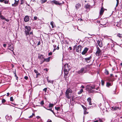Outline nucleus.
Here are the masks:
<instances>
[{"instance_id":"nucleus-1","label":"nucleus","mask_w":122,"mask_h":122,"mask_svg":"<svg viewBox=\"0 0 122 122\" xmlns=\"http://www.w3.org/2000/svg\"><path fill=\"white\" fill-rule=\"evenodd\" d=\"M86 90L89 93H92L94 91L95 87L94 84H88L86 86Z\"/></svg>"},{"instance_id":"nucleus-2","label":"nucleus","mask_w":122,"mask_h":122,"mask_svg":"<svg viewBox=\"0 0 122 122\" xmlns=\"http://www.w3.org/2000/svg\"><path fill=\"white\" fill-rule=\"evenodd\" d=\"M106 79L109 81L106 83V86L108 87L111 86L112 85V82L114 81V79L111 77H107L106 78Z\"/></svg>"},{"instance_id":"nucleus-3","label":"nucleus","mask_w":122,"mask_h":122,"mask_svg":"<svg viewBox=\"0 0 122 122\" xmlns=\"http://www.w3.org/2000/svg\"><path fill=\"white\" fill-rule=\"evenodd\" d=\"M72 91L69 88L65 92V95L66 97L68 99H70L71 97V94L72 93Z\"/></svg>"},{"instance_id":"nucleus-4","label":"nucleus","mask_w":122,"mask_h":122,"mask_svg":"<svg viewBox=\"0 0 122 122\" xmlns=\"http://www.w3.org/2000/svg\"><path fill=\"white\" fill-rule=\"evenodd\" d=\"M30 26H26L25 27L24 31L25 34L26 36H27L29 34V32L31 30Z\"/></svg>"},{"instance_id":"nucleus-5","label":"nucleus","mask_w":122,"mask_h":122,"mask_svg":"<svg viewBox=\"0 0 122 122\" xmlns=\"http://www.w3.org/2000/svg\"><path fill=\"white\" fill-rule=\"evenodd\" d=\"M86 67H82L78 71V73L79 75H82L86 72Z\"/></svg>"},{"instance_id":"nucleus-6","label":"nucleus","mask_w":122,"mask_h":122,"mask_svg":"<svg viewBox=\"0 0 122 122\" xmlns=\"http://www.w3.org/2000/svg\"><path fill=\"white\" fill-rule=\"evenodd\" d=\"M100 24L101 25H108V20L107 19L104 18L102 19L101 21Z\"/></svg>"},{"instance_id":"nucleus-7","label":"nucleus","mask_w":122,"mask_h":122,"mask_svg":"<svg viewBox=\"0 0 122 122\" xmlns=\"http://www.w3.org/2000/svg\"><path fill=\"white\" fill-rule=\"evenodd\" d=\"M63 68H64V71H69L70 69V66L67 63L64 65Z\"/></svg>"},{"instance_id":"nucleus-8","label":"nucleus","mask_w":122,"mask_h":122,"mask_svg":"<svg viewBox=\"0 0 122 122\" xmlns=\"http://www.w3.org/2000/svg\"><path fill=\"white\" fill-rule=\"evenodd\" d=\"M101 51L100 48L98 47L97 46V51L96 54L98 56H99L101 54Z\"/></svg>"},{"instance_id":"nucleus-9","label":"nucleus","mask_w":122,"mask_h":122,"mask_svg":"<svg viewBox=\"0 0 122 122\" xmlns=\"http://www.w3.org/2000/svg\"><path fill=\"white\" fill-rule=\"evenodd\" d=\"M92 58V56L88 57L86 58H84V61L85 62L87 63H89L91 61V59Z\"/></svg>"},{"instance_id":"nucleus-10","label":"nucleus","mask_w":122,"mask_h":122,"mask_svg":"<svg viewBox=\"0 0 122 122\" xmlns=\"http://www.w3.org/2000/svg\"><path fill=\"white\" fill-rule=\"evenodd\" d=\"M45 56L42 55H39L38 56V58L40 60H41V61H42L45 59Z\"/></svg>"},{"instance_id":"nucleus-11","label":"nucleus","mask_w":122,"mask_h":122,"mask_svg":"<svg viewBox=\"0 0 122 122\" xmlns=\"http://www.w3.org/2000/svg\"><path fill=\"white\" fill-rule=\"evenodd\" d=\"M50 57H49L48 58H45V59L44 60L41 61V63H40V64H41L43 63L44 61H46V62H48L50 61Z\"/></svg>"},{"instance_id":"nucleus-12","label":"nucleus","mask_w":122,"mask_h":122,"mask_svg":"<svg viewBox=\"0 0 122 122\" xmlns=\"http://www.w3.org/2000/svg\"><path fill=\"white\" fill-rule=\"evenodd\" d=\"M104 10H105V9H104L103 6H102L99 13V14L100 15H102L103 14Z\"/></svg>"},{"instance_id":"nucleus-13","label":"nucleus","mask_w":122,"mask_h":122,"mask_svg":"<svg viewBox=\"0 0 122 122\" xmlns=\"http://www.w3.org/2000/svg\"><path fill=\"white\" fill-rule=\"evenodd\" d=\"M112 110L113 111H115L117 110L118 109H120L121 108L117 107H112Z\"/></svg>"},{"instance_id":"nucleus-14","label":"nucleus","mask_w":122,"mask_h":122,"mask_svg":"<svg viewBox=\"0 0 122 122\" xmlns=\"http://www.w3.org/2000/svg\"><path fill=\"white\" fill-rule=\"evenodd\" d=\"M88 49L87 47L85 48L83 51L81 52V54L83 55L85 54L87 52Z\"/></svg>"},{"instance_id":"nucleus-15","label":"nucleus","mask_w":122,"mask_h":122,"mask_svg":"<svg viewBox=\"0 0 122 122\" xmlns=\"http://www.w3.org/2000/svg\"><path fill=\"white\" fill-rule=\"evenodd\" d=\"M82 46H81L79 45L76 47V51L79 52L81 51Z\"/></svg>"},{"instance_id":"nucleus-16","label":"nucleus","mask_w":122,"mask_h":122,"mask_svg":"<svg viewBox=\"0 0 122 122\" xmlns=\"http://www.w3.org/2000/svg\"><path fill=\"white\" fill-rule=\"evenodd\" d=\"M51 2H52L53 3H54L56 5H61V4L62 3H59L57 1L54 0L52 1H51Z\"/></svg>"},{"instance_id":"nucleus-17","label":"nucleus","mask_w":122,"mask_h":122,"mask_svg":"<svg viewBox=\"0 0 122 122\" xmlns=\"http://www.w3.org/2000/svg\"><path fill=\"white\" fill-rule=\"evenodd\" d=\"M29 16L28 15H26L24 18V21L25 22H27L29 20Z\"/></svg>"},{"instance_id":"nucleus-18","label":"nucleus","mask_w":122,"mask_h":122,"mask_svg":"<svg viewBox=\"0 0 122 122\" xmlns=\"http://www.w3.org/2000/svg\"><path fill=\"white\" fill-rule=\"evenodd\" d=\"M97 43L98 44L99 46L101 47L102 46V42L99 40H98L97 41Z\"/></svg>"},{"instance_id":"nucleus-19","label":"nucleus","mask_w":122,"mask_h":122,"mask_svg":"<svg viewBox=\"0 0 122 122\" xmlns=\"http://www.w3.org/2000/svg\"><path fill=\"white\" fill-rule=\"evenodd\" d=\"M8 49H9L13 52L14 49L13 46V45L10 46L8 45Z\"/></svg>"},{"instance_id":"nucleus-20","label":"nucleus","mask_w":122,"mask_h":122,"mask_svg":"<svg viewBox=\"0 0 122 122\" xmlns=\"http://www.w3.org/2000/svg\"><path fill=\"white\" fill-rule=\"evenodd\" d=\"M91 100H92L91 98L90 97H89L87 99V101L89 103V105H91L92 104L91 102Z\"/></svg>"},{"instance_id":"nucleus-21","label":"nucleus","mask_w":122,"mask_h":122,"mask_svg":"<svg viewBox=\"0 0 122 122\" xmlns=\"http://www.w3.org/2000/svg\"><path fill=\"white\" fill-rule=\"evenodd\" d=\"M19 0H18L16 2H15L14 4H12V6H17L18 5V1H19Z\"/></svg>"},{"instance_id":"nucleus-22","label":"nucleus","mask_w":122,"mask_h":122,"mask_svg":"<svg viewBox=\"0 0 122 122\" xmlns=\"http://www.w3.org/2000/svg\"><path fill=\"white\" fill-rule=\"evenodd\" d=\"M92 105H90V106H89V107H88V109H89L90 108H91V107L93 108V107H96V105L95 104L93 103H92Z\"/></svg>"},{"instance_id":"nucleus-23","label":"nucleus","mask_w":122,"mask_h":122,"mask_svg":"<svg viewBox=\"0 0 122 122\" xmlns=\"http://www.w3.org/2000/svg\"><path fill=\"white\" fill-rule=\"evenodd\" d=\"M81 6V4L79 3H78L76 5L75 7L76 8V9H78Z\"/></svg>"},{"instance_id":"nucleus-24","label":"nucleus","mask_w":122,"mask_h":122,"mask_svg":"<svg viewBox=\"0 0 122 122\" xmlns=\"http://www.w3.org/2000/svg\"><path fill=\"white\" fill-rule=\"evenodd\" d=\"M64 71V76H67V75H68L69 71Z\"/></svg>"},{"instance_id":"nucleus-25","label":"nucleus","mask_w":122,"mask_h":122,"mask_svg":"<svg viewBox=\"0 0 122 122\" xmlns=\"http://www.w3.org/2000/svg\"><path fill=\"white\" fill-rule=\"evenodd\" d=\"M44 107L46 109L48 110H50V111H51L53 113V114L54 115H55V113L53 111V110H52V109L51 108H50V109H48V108H46V107Z\"/></svg>"},{"instance_id":"nucleus-26","label":"nucleus","mask_w":122,"mask_h":122,"mask_svg":"<svg viewBox=\"0 0 122 122\" xmlns=\"http://www.w3.org/2000/svg\"><path fill=\"white\" fill-rule=\"evenodd\" d=\"M84 110V114H87L88 113V112H87L86 111L87 110V109L86 107L85 109H83Z\"/></svg>"},{"instance_id":"nucleus-27","label":"nucleus","mask_w":122,"mask_h":122,"mask_svg":"<svg viewBox=\"0 0 122 122\" xmlns=\"http://www.w3.org/2000/svg\"><path fill=\"white\" fill-rule=\"evenodd\" d=\"M90 5L87 4L85 6V7L86 9H89L90 8Z\"/></svg>"},{"instance_id":"nucleus-28","label":"nucleus","mask_w":122,"mask_h":122,"mask_svg":"<svg viewBox=\"0 0 122 122\" xmlns=\"http://www.w3.org/2000/svg\"><path fill=\"white\" fill-rule=\"evenodd\" d=\"M122 34H121L119 33H118V34L117 35L118 37H119L120 39H121V38L122 37Z\"/></svg>"},{"instance_id":"nucleus-29","label":"nucleus","mask_w":122,"mask_h":122,"mask_svg":"<svg viewBox=\"0 0 122 122\" xmlns=\"http://www.w3.org/2000/svg\"><path fill=\"white\" fill-rule=\"evenodd\" d=\"M104 73L105 74L107 75H108L109 74L108 71L106 69H105Z\"/></svg>"},{"instance_id":"nucleus-30","label":"nucleus","mask_w":122,"mask_h":122,"mask_svg":"<svg viewBox=\"0 0 122 122\" xmlns=\"http://www.w3.org/2000/svg\"><path fill=\"white\" fill-rule=\"evenodd\" d=\"M83 92V90L82 89H81L78 92V94H81L82 92Z\"/></svg>"},{"instance_id":"nucleus-31","label":"nucleus","mask_w":122,"mask_h":122,"mask_svg":"<svg viewBox=\"0 0 122 122\" xmlns=\"http://www.w3.org/2000/svg\"><path fill=\"white\" fill-rule=\"evenodd\" d=\"M59 45H58V46H57V47L56 48H54L53 51L52 52H54L56 50H58L59 49V48L58 46Z\"/></svg>"},{"instance_id":"nucleus-32","label":"nucleus","mask_w":122,"mask_h":122,"mask_svg":"<svg viewBox=\"0 0 122 122\" xmlns=\"http://www.w3.org/2000/svg\"><path fill=\"white\" fill-rule=\"evenodd\" d=\"M29 36L30 35V36L32 37H33V31H31L30 32H29Z\"/></svg>"},{"instance_id":"nucleus-33","label":"nucleus","mask_w":122,"mask_h":122,"mask_svg":"<svg viewBox=\"0 0 122 122\" xmlns=\"http://www.w3.org/2000/svg\"><path fill=\"white\" fill-rule=\"evenodd\" d=\"M53 106V104L49 103V107L50 108L52 107Z\"/></svg>"},{"instance_id":"nucleus-34","label":"nucleus","mask_w":122,"mask_h":122,"mask_svg":"<svg viewBox=\"0 0 122 122\" xmlns=\"http://www.w3.org/2000/svg\"><path fill=\"white\" fill-rule=\"evenodd\" d=\"M0 17L2 19H5V18L0 14Z\"/></svg>"},{"instance_id":"nucleus-35","label":"nucleus","mask_w":122,"mask_h":122,"mask_svg":"<svg viewBox=\"0 0 122 122\" xmlns=\"http://www.w3.org/2000/svg\"><path fill=\"white\" fill-rule=\"evenodd\" d=\"M51 24L52 26V28H53L54 27V22L53 21H52L51 22Z\"/></svg>"},{"instance_id":"nucleus-36","label":"nucleus","mask_w":122,"mask_h":122,"mask_svg":"<svg viewBox=\"0 0 122 122\" xmlns=\"http://www.w3.org/2000/svg\"><path fill=\"white\" fill-rule=\"evenodd\" d=\"M14 74H15V76L16 77V79L17 80H18V76H17L16 73V72H15L14 73Z\"/></svg>"},{"instance_id":"nucleus-37","label":"nucleus","mask_w":122,"mask_h":122,"mask_svg":"<svg viewBox=\"0 0 122 122\" xmlns=\"http://www.w3.org/2000/svg\"><path fill=\"white\" fill-rule=\"evenodd\" d=\"M40 104H41V106L43 105L44 104L43 100L40 103Z\"/></svg>"},{"instance_id":"nucleus-38","label":"nucleus","mask_w":122,"mask_h":122,"mask_svg":"<svg viewBox=\"0 0 122 122\" xmlns=\"http://www.w3.org/2000/svg\"><path fill=\"white\" fill-rule=\"evenodd\" d=\"M12 120V117L11 116H10V117L8 116V120L11 121Z\"/></svg>"},{"instance_id":"nucleus-39","label":"nucleus","mask_w":122,"mask_h":122,"mask_svg":"<svg viewBox=\"0 0 122 122\" xmlns=\"http://www.w3.org/2000/svg\"><path fill=\"white\" fill-rule=\"evenodd\" d=\"M55 108L58 111L60 109V108L59 107H55Z\"/></svg>"},{"instance_id":"nucleus-40","label":"nucleus","mask_w":122,"mask_h":122,"mask_svg":"<svg viewBox=\"0 0 122 122\" xmlns=\"http://www.w3.org/2000/svg\"><path fill=\"white\" fill-rule=\"evenodd\" d=\"M53 81H54L53 80H52V81L49 80V81H48V83H52V84H53Z\"/></svg>"},{"instance_id":"nucleus-41","label":"nucleus","mask_w":122,"mask_h":122,"mask_svg":"<svg viewBox=\"0 0 122 122\" xmlns=\"http://www.w3.org/2000/svg\"><path fill=\"white\" fill-rule=\"evenodd\" d=\"M5 102V100L4 99H3L2 100V102L3 103H4Z\"/></svg>"},{"instance_id":"nucleus-42","label":"nucleus","mask_w":122,"mask_h":122,"mask_svg":"<svg viewBox=\"0 0 122 122\" xmlns=\"http://www.w3.org/2000/svg\"><path fill=\"white\" fill-rule=\"evenodd\" d=\"M10 100L11 101H13L14 100L13 97H11L10 98Z\"/></svg>"},{"instance_id":"nucleus-43","label":"nucleus","mask_w":122,"mask_h":122,"mask_svg":"<svg viewBox=\"0 0 122 122\" xmlns=\"http://www.w3.org/2000/svg\"><path fill=\"white\" fill-rule=\"evenodd\" d=\"M47 88H45L43 89V91H44L45 92H46V91L47 90Z\"/></svg>"},{"instance_id":"nucleus-44","label":"nucleus","mask_w":122,"mask_h":122,"mask_svg":"<svg viewBox=\"0 0 122 122\" xmlns=\"http://www.w3.org/2000/svg\"><path fill=\"white\" fill-rule=\"evenodd\" d=\"M102 105V104L101 103H100V104H99L98 105V106L99 107H100L101 109H104L103 108H102V107H100Z\"/></svg>"},{"instance_id":"nucleus-45","label":"nucleus","mask_w":122,"mask_h":122,"mask_svg":"<svg viewBox=\"0 0 122 122\" xmlns=\"http://www.w3.org/2000/svg\"><path fill=\"white\" fill-rule=\"evenodd\" d=\"M101 83H102V85L103 86L104 84V81H103L102 80H101Z\"/></svg>"},{"instance_id":"nucleus-46","label":"nucleus","mask_w":122,"mask_h":122,"mask_svg":"<svg viewBox=\"0 0 122 122\" xmlns=\"http://www.w3.org/2000/svg\"><path fill=\"white\" fill-rule=\"evenodd\" d=\"M112 45V44H111L110 43H108L107 44V47H110V45Z\"/></svg>"},{"instance_id":"nucleus-47","label":"nucleus","mask_w":122,"mask_h":122,"mask_svg":"<svg viewBox=\"0 0 122 122\" xmlns=\"http://www.w3.org/2000/svg\"><path fill=\"white\" fill-rule=\"evenodd\" d=\"M42 0V3H43L46 2L47 1V0Z\"/></svg>"},{"instance_id":"nucleus-48","label":"nucleus","mask_w":122,"mask_h":122,"mask_svg":"<svg viewBox=\"0 0 122 122\" xmlns=\"http://www.w3.org/2000/svg\"><path fill=\"white\" fill-rule=\"evenodd\" d=\"M3 3H4L5 4H8V1H7L6 0H5V1H4Z\"/></svg>"},{"instance_id":"nucleus-49","label":"nucleus","mask_w":122,"mask_h":122,"mask_svg":"<svg viewBox=\"0 0 122 122\" xmlns=\"http://www.w3.org/2000/svg\"><path fill=\"white\" fill-rule=\"evenodd\" d=\"M119 1L118 0H117V4L116 5V7H117L118 6V4H119Z\"/></svg>"},{"instance_id":"nucleus-50","label":"nucleus","mask_w":122,"mask_h":122,"mask_svg":"<svg viewBox=\"0 0 122 122\" xmlns=\"http://www.w3.org/2000/svg\"><path fill=\"white\" fill-rule=\"evenodd\" d=\"M52 52H49L48 53V55L49 56H51V55H52Z\"/></svg>"},{"instance_id":"nucleus-51","label":"nucleus","mask_w":122,"mask_h":122,"mask_svg":"<svg viewBox=\"0 0 122 122\" xmlns=\"http://www.w3.org/2000/svg\"><path fill=\"white\" fill-rule=\"evenodd\" d=\"M98 122H102V120L101 119H99L98 120Z\"/></svg>"},{"instance_id":"nucleus-52","label":"nucleus","mask_w":122,"mask_h":122,"mask_svg":"<svg viewBox=\"0 0 122 122\" xmlns=\"http://www.w3.org/2000/svg\"><path fill=\"white\" fill-rule=\"evenodd\" d=\"M24 78L25 80H27L28 79V77L27 76H25L24 77Z\"/></svg>"},{"instance_id":"nucleus-53","label":"nucleus","mask_w":122,"mask_h":122,"mask_svg":"<svg viewBox=\"0 0 122 122\" xmlns=\"http://www.w3.org/2000/svg\"><path fill=\"white\" fill-rule=\"evenodd\" d=\"M36 117L37 119H40V120H41L40 117L39 116H37Z\"/></svg>"},{"instance_id":"nucleus-54","label":"nucleus","mask_w":122,"mask_h":122,"mask_svg":"<svg viewBox=\"0 0 122 122\" xmlns=\"http://www.w3.org/2000/svg\"><path fill=\"white\" fill-rule=\"evenodd\" d=\"M34 20H36L37 19V17L36 16H35L34 17Z\"/></svg>"},{"instance_id":"nucleus-55","label":"nucleus","mask_w":122,"mask_h":122,"mask_svg":"<svg viewBox=\"0 0 122 122\" xmlns=\"http://www.w3.org/2000/svg\"><path fill=\"white\" fill-rule=\"evenodd\" d=\"M54 48H56V45H54L53 46Z\"/></svg>"},{"instance_id":"nucleus-56","label":"nucleus","mask_w":122,"mask_h":122,"mask_svg":"<svg viewBox=\"0 0 122 122\" xmlns=\"http://www.w3.org/2000/svg\"><path fill=\"white\" fill-rule=\"evenodd\" d=\"M70 18H71V19H72V20H74V18L73 16H70Z\"/></svg>"},{"instance_id":"nucleus-57","label":"nucleus","mask_w":122,"mask_h":122,"mask_svg":"<svg viewBox=\"0 0 122 122\" xmlns=\"http://www.w3.org/2000/svg\"><path fill=\"white\" fill-rule=\"evenodd\" d=\"M40 75V74L38 73V72H37V73H36V77H37V76H39V75Z\"/></svg>"},{"instance_id":"nucleus-58","label":"nucleus","mask_w":122,"mask_h":122,"mask_svg":"<svg viewBox=\"0 0 122 122\" xmlns=\"http://www.w3.org/2000/svg\"><path fill=\"white\" fill-rule=\"evenodd\" d=\"M81 106L83 108V109H85L86 108V107L83 105H81Z\"/></svg>"},{"instance_id":"nucleus-59","label":"nucleus","mask_w":122,"mask_h":122,"mask_svg":"<svg viewBox=\"0 0 122 122\" xmlns=\"http://www.w3.org/2000/svg\"><path fill=\"white\" fill-rule=\"evenodd\" d=\"M52 122V121L51 120H48L46 122Z\"/></svg>"},{"instance_id":"nucleus-60","label":"nucleus","mask_w":122,"mask_h":122,"mask_svg":"<svg viewBox=\"0 0 122 122\" xmlns=\"http://www.w3.org/2000/svg\"><path fill=\"white\" fill-rule=\"evenodd\" d=\"M40 44H41L40 42V41H39L38 42V43H37V45H40Z\"/></svg>"},{"instance_id":"nucleus-61","label":"nucleus","mask_w":122,"mask_h":122,"mask_svg":"<svg viewBox=\"0 0 122 122\" xmlns=\"http://www.w3.org/2000/svg\"><path fill=\"white\" fill-rule=\"evenodd\" d=\"M52 43H54L55 42V39H53L52 40Z\"/></svg>"},{"instance_id":"nucleus-62","label":"nucleus","mask_w":122,"mask_h":122,"mask_svg":"<svg viewBox=\"0 0 122 122\" xmlns=\"http://www.w3.org/2000/svg\"><path fill=\"white\" fill-rule=\"evenodd\" d=\"M49 77L48 76L47 77H46V79H47V82H48V81H49Z\"/></svg>"},{"instance_id":"nucleus-63","label":"nucleus","mask_w":122,"mask_h":122,"mask_svg":"<svg viewBox=\"0 0 122 122\" xmlns=\"http://www.w3.org/2000/svg\"><path fill=\"white\" fill-rule=\"evenodd\" d=\"M34 72L36 73H37V70H34Z\"/></svg>"},{"instance_id":"nucleus-64","label":"nucleus","mask_w":122,"mask_h":122,"mask_svg":"<svg viewBox=\"0 0 122 122\" xmlns=\"http://www.w3.org/2000/svg\"><path fill=\"white\" fill-rule=\"evenodd\" d=\"M44 70H46L47 71H48V70L47 68H45L44 69Z\"/></svg>"}]
</instances>
